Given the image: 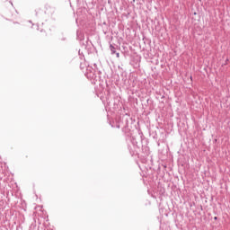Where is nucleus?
Returning a JSON list of instances; mask_svg holds the SVG:
<instances>
[{"label": "nucleus", "instance_id": "nucleus-3", "mask_svg": "<svg viewBox=\"0 0 230 230\" xmlns=\"http://www.w3.org/2000/svg\"><path fill=\"white\" fill-rule=\"evenodd\" d=\"M215 220H217V217H215Z\"/></svg>", "mask_w": 230, "mask_h": 230}, {"label": "nucleus", "instance_id": "nucleus-1", "mask_svg": "<svg viewBox=\"0 0 230 230\" xmlns=\"http://www.w3.org/2000/svg\"><path fill=\"white\" fill-rule=\"evenodd\" d=\"M110 49H111L112 55H114V53H116V48H114V46L111 45Z\"/></svg>", "mask_w": 230, "mask_h": 230}, {"label": "nucleus", "instance_id": "nucleus-2", "mask_svg": "<svg viewBox=\"0 0 230 230\" xmlns=\"http://www.w3.org/2000/svg\"><path fill=\"white\" fill-rule=\"evenodd\" d=\"M117 58H119V53H116Z\"/></svg>", "mask_w": 230, "mask_h": 230}]
</instances>
